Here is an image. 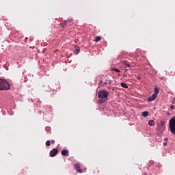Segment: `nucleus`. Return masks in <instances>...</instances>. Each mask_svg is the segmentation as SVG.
<instances>
[{"mask_svg": "<svg viewBox=\"0 0 175 175\" xmlns=\"http://www.w3.org/2000/svg\"><path fill=\"white\" fill-rule=\"evenodd\" d=\"M110 92H107L105 90H101L98 93V97L101 98L98 100L99 103H105L107 100H109V95Z\"/></svg>", "mask_w": 175, "mask_h": 175, "instance_id": "obj_1", "label": "nucleus"}, {"mask_svg": "<svg viewBox=\"0 0 175 175\" xmlns=\"http://www.w3.org/2000/svg\"><path fill=\"white\" fill-rule=\"evenodd\" d=\"M10 90V85L6 80L0 79V91Z\"/></svg>", "mask_w": 175, "mask_h": 175, "instance_id": "obj_2", "label": "nucleus"}, {"mask_svg": "<svg viewBox=\"0 0 175 175\" xmlns=\"http://www.w3.org/2000/svg\"><path fill=\"white\" fill-rule=\"evenodd\" d=\"M169 127L171 133L175 135V117L171 118L169 121Z\"/></svg>", "mask_w": 175, "mask_h": 175, "instance_id": "obj_3", "label": "nucleus"}, {"mask_svg": "<svg viewBox=\"0 0 175 175\" xmlns=\"http://www.w3.org/2000/svg\"><path fill=\"white\" fill-rule=\"evenodd\" d=\"M58 154V149L57 148H53L51 152H50V156L53 157H55Z\"/></svg>", "mask_w": 175, "mask_h": 175, "instance_id": "obj_4", "label": "nucleus"}, {"mask_svg": "<svg viewBox=\"0 0 175 175\" xmlns=\"http://www.w3.org/2000/svg\"><path fill=\"white\" fill-rule=\"evenodd\" d=\"M157 99V94H153L150 97L148 98V102H152Z\"/></svg>", "mask_w": 175, "mask_h": 175, "instance_id": "obj_5", "label": "nucleus"}, {"mask_svg": "<svg viewBox=\"0 0 175 175\" xmlns=\"http://www.w3.org/2000/svg\"><path fill=\"white\" fill-rule=\"evenodd\" d=\"M75 170L78 172V173H83V170L81 169H80V165L79 164H75Z\"/></svg>", "mask_w": 175, "mask_h": 175, "instance_id": "obj_6", "label": "nucleus"}, {"mask_svg": "<svg viewBox=\"0 0 175 175\" xmlns=\"http://www.w3.org/2000/svg\"><path fill=\"white\" fill-rule=\"evenodd\" d=\"M62 155L63 157H69V151L68 150H62Z\"/></svg>", "mask_w": 175, "mask_h": 175, "instance_id": "obj_7", "label": "nucleus"}, {"mask_svg": "<svg viewBox=\"0 0 175 175\" xmlns=\"http://www.w3.org/2000/svg\"><path fill=\"white\" fill-rule=\"evenodd\" d=\"M108 84V79H106L104 82L103 81H100V85H102V87H105V85H107Z\"/></svg>", "mask_w": 175, "mask_h": 175, "instance_id": "obj_8", "label": "nucleus"}, {"mask_svg": "<svg viewBox=\"0 0 175 175\" xmlns=\"http://www.w3.org/2000/svg\"><path fill=\"white\" fill-rule=\"evenodd\" d=\"M68 25V21L66 20H64L62 21V23H61V27L62 28H64V27H66V25Z\"/></svg>", "mask_w": 175, "mask_h": 175, "instance_id": "obj_9", "label": "nucleus"}, {"mask_svg": "<svg viewBox=\"0 0 175 175\" xmlns=\"http://www.w3.org/2000/svg\"><path fill=\"white\" fill-rule=\"evenodd\" d=\"M148 124L150 125V126H154V125H155V122L152 120H150L148 121Z\"/></svg>", "mask_w": 175, "mask_h": 175, "instance_id": "obj_10", "label": "nucleus"}, {"mask_svg": "<svg viewBox=\"0 0 175 175\" xmlns=\"http://www.w3.org/2000/svg\"><path fill=\"white\" fill-rule=\"evenodd\" d=\"M120 85H121V87H122L123 88H128V85H127L125 83H124V82H122V83H120Z\"/></svg>", "mask_w": 175, "mask_h": 175, "instance_id": "obj_11", "label": "nucleus"}, {"mask_svg": "<svg viewBox=\"0 0 175 175\" xmlns=\"http://www.w3.org/2000/svg\"><path fill=\"white\" fill-rule=\"evenodd\" d=\"M100 39H102V38L100 36H98L96 37L94 42H98L100 40Z\"/></svg>", "mask_w": 175, "mask_h": 175, "instance_id": "obj_12", "label": "nucleus"}, {"mask_svg": "<svg viewBox=\"0 0 175 175\" xmlns=\"http://www.w3.org/2000/svg\"><path fill=\"white\" fill-rule=\"evenodd\" d=\"M79 51H80V47H77L76 49L75 50L74 53L75 54H79Z\"/></svg>", "mask_w": 175, "mask_h": 175, "instance_id": "obj_13", "label": "nucleus"}, {"mask_svg": "<svg viewBox=\"0 0 175 175\" xmlns=\"http://www.w3.org/2000/svg\"><path fill=\"white\" fill-rule=\"evenodd\" d=\"M123 65H124L126 68H131V65L127 64L126 62H123Z\"/></svg>", "mask_w": 175, "mask_h": 175, "instance_id": "obj_14", "label": "nucleus"}, {"mask_svg": "<svg viewBox=\"0 0 175 175\" xmlns=\"http://www.w3.org/2000/svg\"><path fill=\"white\" fill-rule=\"evenodd\" d=\"M143 117H147L148 116V111H146L142 112Z\"/></svg>", "mask_w": 175, "mask_h": 175, "instance_id": "obj_15", "label": "nucleus"}, {"mask_svg": "<svg viewBox=\"0 0 175 175\" xmlns=\"http://www.w3.org/2000/svg\"><path fill=\"white\" fill-rule=\"evenodd\" d=\"M154 94H156V95L159 94V89H158V88H154Z\"/></svg>", "mask_w": 175, "mask_h": 175, "instance_id": "obj_16", "label": "nucleus"}, {"mask_svg": "<svg viewBox=\"0 0 175 175\" xmlns=\"http://www.w3.org/2000/svg\"><path fill=\"white\" fill-rule=\"evenodd\" d=\"M51 144V142H50V140H47V141L46 142V146L47 147L50 146Z\"/></svg>", "mask_w": 175, "mask_h": 175, "instance_id": "obj_17", "label": "nucleus"}, {"mask_svg": "<svg viewBox=\"0 0 175 175\" xmlns=\"http://www.w3.org/2000/svg\"><path fill=\"white\" fill-rule=\"evenodd\" d=\"M112 70H113V72H116V73H120V69L118 68H112Z\"/></svg>", "mask_w": 175, "mask_h": 175, "instance_id": "obj_18", "label": "nucleus"}, {"mask_svg": "<svg viewBox=\"0 0 175 175\" xmlns=\"http://www.w3.org/2000/svg\"><path fill=\"white\" fill-rule=\"evenodd\" d=\"M73 21V19L70 18L67 21V23H72Z\"/></svg>", "mask_w": 175, "mask_h": 175, "instance_id": "obj_19", "label": "nucleus"}, {"mask_svg": "<svg viewBox=\"0 0 175 175\" xmlns=\"http://www.w3.org/2000/svg\"><path fill=\"white\" fill-rule=\"evenodd\" d=\"M108 84L109 85H111V80L108 79Z\"/></svg>", "mask_w": 175, "mask_h": 175, "instance_id": "obj_20", "label": "nucleus"}, {"mask_svg": "<svg viewBox=\"0 0 175 175\" xmlns=\"http://www.w3.org/2000/svg\"><path fill=\"white\" fill-rule=\"evenodd\" d=\"M170 109H171V110H174V105H171V106H170Z\"/></svg>", "mask_w": 175, "mask_h": 175, "instance_id": "obj_21", "label": "nucleus"}, {"mask_svg": "<svg viewBox=\"0 0 175 175\" xmlns=\"http://www.w3.org/2000/svg\"><path fill=\"white\" fill-rule=\"evenodd\" d=\"M51 143L52 144H54V143H55V141L54 139H52V140L51 141Z\"/></svg>", "mask_w": 175, "mask_h": 175, "instance_id": "obj_22", "label": "nucleus"}, {"mask_svg": "<svg viewBox=\"0 0 175 175\" xmlns=\"http://www.w3.org/2000/svg\"><path fill=\"white\" fill-rule=\"evenodd\" d=\"M128 77V75L126 74H123V77Z\"/></svg>", "mask_w": 175, "mask_h": 175, "instance_id": "obj_23", "label": "nucleus"}, {"mask_svg": "<svg viewBox=\"0 0 175 175\" xmlns=\"http://www.w3.org/2000/svg\"><path fill=\"white\" fill-rule=\"evenodd\" d=\"M163 146H167V142H164Z\"/></svg>", "mask_w": 175, "mask_h": 175, "instance_id": "obj_24", "label": "nucleus"}, {"mask_svg": "<svg viewBox=\"0 0 175 175\" xmlns=\"http://www.w3.org/2000/svg\"><path fill=\"white\" fill-rule=\"evenodd\" d=\"M137 80H140V79H142V77H137Z\"/></svg>", "mask_w": 175, "mask_h": 175, "instance_id": "obj_25", "label": "nucleus"}, {"mask_svg": "<svg viewBox=\"0 0 175 175\" xmlns=\"http://www.w3.org/2000/svg\"><path fill=\"white\" fill-rule=\"evenodd\" d=\"M165 142H167V138L164 139Z\"/></svg>", "mask_w": 175, "mask_h": 175, "instance_id": "obj_26", "label": "nucleus"}, {"mask_svg": "<svg viewBox=\"0 0 175 175\" xmlns=\"http://www.w3.org/2000/svg\"><path fill=\"white\" fill-rule=\"evenodd\" d=\"M172 103H174V104L175 103V100H174L172 101Z\"/></svg>", "mask_w": 175, "mask_h": 175, "instance_id": "obj_27", "label": "nucleus"}, {"mask_svg": "<svg viewBox=\"0 0 175 175\" xmlns=\"http://www.w3.org/2000/svg\"><path fill=\"white\" fill-rule=\"evenodd\" d=\"M107 88H108V90H110V87Z\"/></svg>", "mask_w": 175, "mask_h": 175, "instance_id": "obj_28", "label": "nucleus"}, {"mask_svg": "<svg viewBox=\"0 0 175 175\" xmlns=\"http://www.w3.org/2000/svg\"><path fill=\"white\" fill-rule=\"evenodd\" d=\"M126 70H125L124 72H126Z\"/></svg>", "mask_w": 175, "mask_h": 175, "instance_id": "obj_29", "label": "nucleus"}, {"mask_svg": "<svg viewBox=\"0 0 175 175\" xmlns=\"http://www.w3.org/2000/svg\"><path fill=\"white\" fill-rule=\"evenodd\" d=\"M112 90L114 91V88H113Z\"/></svg>", "mask_w": 175, "mask_h": 175, "instance_id": "obj_30", "label": "nucleus"}]
</instances>
